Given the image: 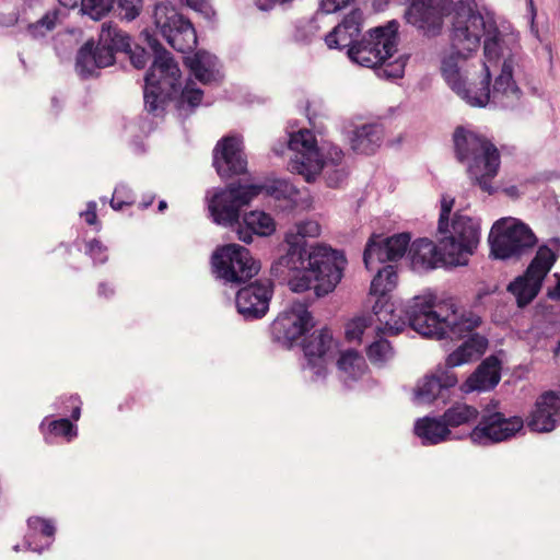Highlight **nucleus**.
<instances>
[{
    "mask_svg": "<svg viewBox=\"0 0 560 560\" xmlns=\"http://www.w3.org/2000/svg\"><path fill=\"white\" fill-rule=\"evenodd\" d=\"M384 129L378 124H365L357 127L350 136L351 149L360 154H373L382 144Z\"/></svg>",
    "mask_w": 560,
    "mask_h": 560,
    "instance_id": "nucleus-28",
    "label": "nucleus"
},
{
    "mask_svg": "<svg viewBox=\"0 0 560 560\" xmlns=\"http://www.w3.org/2000/svg\"><path fill=\"white\" fill-rule=\"evenodd\" d=\"M98 295L100 296H104V298H109L114 294V290L112 288L108 287L107 283L105 282H101L98 284Z\"/></svg>",
    "mask_w": 560,
    "mask_h": 560,
    "instance_id": "nucleus-50",
    "label": "nucleus"
},
{
    "mask_svg": "<svg viewBox=\"0 0 560 560\" xmlns=\"http://www.w3.org/2000/svg\"><path fill=\"white\" fill-rule=\"evenodd\" d=\"M405 12L408 24L423 32L424 35L435 36L440 33L443 16L448 12L452 0H409Z\"/></svg>",
    "mask_w": 560,
    "mask_h": 560,
    "instance_id": "nucleus-17",
    "label": "nucleus"
},
{
    "mask_svg": "<svg viewBox=\"0 0 560 560\" xmlns=\"http://www.w3.org/2000/svg\"><path fill=\"white\" fill-rule=\"evenodd\" d=\"M347 264L346 257L339 250L326 245L311 247L305 256V266L290 268L299 271L289 280V285L294 292H304L314 289L316 296H323L331 292L342 278V271Z\"/></svg>",
    "mask_w": 560,
    "mask_h": 560,
    "instance_id": "nucleus-8",
    "label": "nucleus"
},
{
    "mask_svg": "<svg viewBox=\"0 0 560 560\" xmlns=\"http://www.w3.org/2000/svg\"><path fill=\"white\" fill-rule=\"evenodd\" d=\"M556 261L553 252L541 246L523 276L517 277L508 287V290L516 298L517 305L524 307L538 294L544 278Z\"/></svg>",
    "mask_w": 560,
    "mask_h": 560,
    "instance_id": "nucleus-14",
    "label": "nucleus"
},
{
    "mask_svg": "<svg viewBox=\"0 0 560 560\" xmlns=\"http://www.w3.org/2000/svg\"><path fill=\"white\" fill-rule=\"evenodd\" d=\"M244 225H238V238L245 243L253 241V234L258 236H268L275 231L273 219L264 211H250L243 218Z\"/></svg>",
    "mask_w": 560,
    "mask_h": 560,
    "instance_id": "nucleus-30",
    "label": "nucleus"
},
{
    "mask_svg": "<svg viewBox=\"0 0 560 560\" xmlns=\"http://www.w3.org/2000/svg\"><path fill=\"white\" fill-rule=\"evenodd\" d=\"M373 313L390 335L410 326L424 337L464 339L481 324L480 316L472 311L456 308L453 298L438 301L433 294L415 296L407 305L396 307L388 301L377 300Z\"/></svg>",
    "mask_w": 560,
    "mask_h": 560,
    "instance_id": "nucleus-2",
    "label": "nucleus"
},
{
    "mask_svg": "<svg viewBox=\"0 0 560 560\" xmlns=\"http://www.w3.org/2000/svg\"><path fill=\"white\" fill-rule=\"evenodd\" d=\"M366 353L373 363H383L393 357V348L387 340L380 338L368 347Z\"/></svg>",
    "mask_w": 560,
    "mask_h": 560,
    "instance_id": "nucleus-38",
    "label": "nucleus"
},
{
    "mask_svg": "<svg viewBox=\"0 0 560 560\" xmlns=\"http://www.w3.org/2000/svg\"><path fill=\"white\" fill-rule=\"evenodd\" d=\"M452 48L442 59L441 72L447 85L467 104L488 103L514 108L522 91L514 80L518 52L503 45L495 21L475 0L456 3Z\"/></svg>",
    "mask_w": 560,
    "mask_h": 560,
    "instance_id": "nucleus-1",
    "label": "nucleus"
},
{
    "mask_svg": "<svg viewBox=\"0 0 560 560\" xmlns=\"http://www.w3.org/2000/svg\"><path fill=\"white\" fill-rule=\"evenodd\" d=\"M307 308L308 305L305 302L294 301L290 308L281 313L271 324L272 340L282 347H292L314 326Z\"/></svg>",
    "mask_w": 560,
    "mask_h": 560,
    "instance_id": "nucleus-15",
    "label": "nucleus"
},
{
    "mask_svg": "<svg viewBox=\"0 0 560 560\" xmlns=\"http://www.w3.org/2000/svg\"><path fill=\"white\" fill-rule=\"evenodd\" d=\"M65 407L61 409L62 413H67L68 409L71 408V418L78 421L81 416V401L78 396L71 395L68 398L62 399Z\"/></svg>",
    "mask_w": 560,
    "mask_h": 560,
    "instance_id": "nucleus-46",
    "label": "nucleus"
},
{
    "mask_svg": "<svg viewBox=\"0 0 560 560\" xmlns=\"http://www.w3.org/2000/svg\"><path fill=\"white\" fill-rule=\"evenodd\" d=\"M397 272L395 267L386 265L382 269L377 270V273L371 282L370 293L378 296L377 300L384 301L388 292L394 290L397 284Z\"/></svg>",
    "mask_w": 560,
    "mask_h": 560,
    "instance_id": "nucleus-33",
    "label": "nucleus"
},
{
    "mask_svg": "<svg viewBox=\"0 0 560 560\" xmlns=\"http://www.w3.org/2000/svg\"><path fill=\"white\" fill-rule=\"evenodd\" d=\"M58 20V11H47L39 20L28 25V33L32 37L37 38L45 36L55 28Z\"/></svg>",
    "mask_w": 560,
    "mask_h": 560,
    "instance_id": "nucleus-37",
    "label": "nucleus"
},
{
    "mask_svg": "<svg viewBox=\"0 0 560 560\" xmlns=\"http://www.w3.org/2000/svg\"><path fill=\"white\" fill-rule=\"evenodd\" d=\"M132 203L133 198L130 190L124 185L117 186L114 190L113 198L110 199V207L114 210H121L124 206Z\"/></svg>",
    "mask_w": 560,
    "mask_h": 560,
    "instance_id": "nucleus-43",
    "label": "nucleus"
},
{
    "mask_svg": "<svg viewBox=\"0 0 560 560\" xmlns=\"http://www.w3.org/2000/svg\"><path fill=\"white\" fill-rule=\"evenodd\" d=\"M100 45L104 50H109L112 57L115 52H128L131 48V39L129 35L120 31L117 26L103 24L100 34Z\"/></svg>",
    "mask_w": 560,
    "mask_h": 560,
    "instance_id": "nucleus-32",
    "label": "nucleus"
},
{
    "mask_svg": "<svg viewBox=\"0 0 560 560\" xmlns=\"http://www.w3.org/2000/svg\"><path fill=\"white\" fill-rule=\"evenodd\" d=\"M13 550H14V551H19V550H20V546H19V545H15V546L13 547Z\"/></svg>",
    "mask_w": 560,
    "mask_h": 560,
    "instance_id": "nucleus-57",
    "label": "nucleus"
},
{
    "mask_svg": "<svg viewBox=\"0 0 560 560\" xmlns=\"http://www.w3.org/2000/svg\"><path fill=\"white\" fill-rule=\"evenodd\" d=\"M153 200H154V196H150L148 199H143V201L140 203L141 208L147 209L148 207H150L152 205Z\"/></svg>",
    "mask_w": 560,
    "mask_h": 560,
    "instance_id": "nucleus-52",
    "label": "nucleus"
},
{
    "mask_svg": "<svg viewBox=\"0 0 560 560\" xmlns=\"http://www.w3.org/2000/svg\"><path fill=\"white\" fill-rule=\"evenodd\" d=\"M316 32L317 26L313 22H308L296 28L295 38L302 43H310L315 37Z\"/></svg>",
    "mask_w": 560,
    "mask_h": 560,
    "instance_id": "nucleus-47",
    "label": "nucleus"
},
{
    "mask_svg": "<svg viewBox=\"0 0 560 560\" xmlns=\"http://www.w3.org/2000/svg\"><path fill=\"white\" fill-rule=\"evenodd\" d=\"M349 2L350 0H322L320 11L326 14L334 13L348 5Z\"/></svg>",
    "mask_w": 560,
    "mask_h": 560,
    "instance_id": "nucleus-48",
    "label": "nucleus"
},
{
    "mask_svg": "<svg viewBox=\"0 0 560 560\" xmlns=\"http://www.w3.org/2000/svg\"><path fill=\"white\" fill-rule=\"evenodd\" d=\"M319 234L320 226L316 221L306 220L296 223L285 233L287 253L279 258L277 265L290 268L305 266V256L311 252L307 249L306 238L316 237Z\"/></svg>",
    "mask_w": 560,
    "mask_h": 560,
    "instance_id": "nucleus-18",
    "label": "nucleus"
},
{
    "mask_svg": "<svg viewBox=\"0 0 560 560\" xmlns=\"http://www.w3.org/2000/svg\"><path fill=\"white\" fill-rule=\"evenodd\" d=\"M213 165L222 178L245 173L247 161L242 138L228 136L219 141L213 151Z\"/></svg>",
    "mask_w": 560,
    "mask_h": 560,
    "instance_id": "nucleus-22",
    "label": "nucleus"
},
{
    "mask_svg": "<svg viewBox=\"0 0 560 560\" xmlns=\"http://www.w3.org/2000/svg\"><path fill=\"white\" fill-rule=\"evenodd\" d=\"M453 203V198L442 197L438 237L444 254L452 261L459 264L462 258L471 255L477 247L480 238V225L478 220L456 213L450 228L448 217Z\"/></svg>",
    "mask_w": 560,
    "mask_h": 560,
    "instance_id": "nucleus-10",
    "label": "nucleus"
},
{
    "mask_svg": "<svg viewBox=\"0 0 560 560\" xmlns=\"http://www.w3.org/2000/svg\"><path fill=\"white\" fill-rule=\"evenodd\" d=\"M47 421H48V418H45L44 422H42V425H45V422H47Z\"/></svg>",
    "mask_w": 560,
    "mask_h": 560,
    "instance_id": "nucleus-59",
    "label": "nucleus"
},
{
    "mask_svg": "<svg viewBox=\"0 0 560 560\" xmlns=\"http://www.w3.org/2000/svg\"><path fill=\"white\" fill-rule=\"evenodd\" d=\"M188 7L202 14L207 20H211L215 12L210 0H186Z\"/></svg>",
    "mask_w": 560,
    "mask_h": 560,
    "instance_id": "nucleus-45",
    "label": "nucleus"
},
{
    "mask_svg": "<svg viewBox=\"0 0 560 560\" xmlns=\"http://www.w3.org/2000/svg\"><path fill=\"white\" fill-rule=\"evenodd\" d=\"M166 208H167V203H166V201L161 200V201L159 202V211H161V212H162V211H164Z\"/></svg>",
    "mask_w": 560,
    "mask_h": 560,
    "instance_id": "nucleus-53",
    "label": "nucleus"
},
{
    "mask_svg": "<svg viewBox=\"0 0 560 560\" xmlns=\"http://www.w3.org/2000/svg\"><path fill=\"white\" fill-rule=\"evenodd\" d=\"M289 201L295 200L299 190L285 179H276L268 185H241L232 183L226 188L207 195L208 207L213 221L222 225L238 223L241 209L261 192Z\"/></svg>",
    "mask_w": 560,
    "mask_h": 560,
    "instance_id": "nucleus-7",
    "label": "nucleus"
},
{
    "mask_svg": "<svg viewBox=\"0 0 560 560\" xmlns=\"http://www.w3.org/2000/svg\"><path fill=\"white\" fill-rule=\"evenodd\" d=\"M453 139L456 158L467 164V173L472 183L482 191L493 194L491 179L495 177L500 166V154L495 145L463 127L456 128Z\"/></svg>",
    "mask_w": 560,
    "mask_h": 560,
    "instance_id": "nucleus-9",
    "label": "nucleus"
},
{
    "mask_svg": "<svg viewBox=\"0 0 560 560\" xmlns=\"http://www.w3.org/2000/svg\"><path fill=\"white\" fill-rule=\"evenodd\" d=\"M489 243L495 258H520L535 247L537 237L523 222L514 218H503L493 224Z\"/></svg>",
    "mask_w": 560,
    "mask_h": 560,
    "instance_id": "nucleus-11",
    "label": "nucleus"
},
{
    "mask_svg": "<svg viewBox=\"0 0 560 560\" xmlns=\"http://www.w3.org/2000/svg\"><path fill=\"white\" fill-rule=\"evenodd\" d=\"M47 421H48V418H45L44 422H42V425H45V422H47Z\"/></svg>",
    "mask_w": 560,
    "mask_h": 560,
    "instance_id": "nucleus-61",
    "label": "nucleus"
},
{
    "mask_svg": "<svg viewBox=\"0 0 560 560\" xmlns=\"http://www.w3.org/2000/svg\"><path fill=\"white\" fill-rule=\"evenodd\" d=\"M115 1L116 0H82L81 11L92 20L98 21L113 10Z\"/></svg>",
    "mask_w": 560,
    "mask_h": 560,
    "instance_id": "nucleus-36",
    "label": "nucleus"
},
{
    "mask_svg": "<svg viewBox=\"0 0 560 560\" xmlns=\"http://www.w3.org/2000/svg\"><path fill=\"white\" fill-rule=\"evenodd\" d=\"M273 293L270 280H257L238 290L236 294L237 312L245 319H258L266 315Z\"/></svg>",
    "mask_w": 560,
    "mask_h": 560,
    "instance_id": "nucleus-21",
    "label": "nucleus"
},
{
    "mask_svg": "<svg viewBox=\"0 0 560 560\" xmlns=\"http://www.w3.org/2000/svg\"><path fill=\"white\" fill-rule=\"evenodd\" d=\"M47 421H48V418H45L44 422H42V425H45V422H47Z\"/></svg>",
    "mask_w": 560,
    "mask_h": 560,
    "instance_id": "nucleus-60",
    "label": "nucleus"
},
{
    "mask_svg": "<svg viewBox=\"0 0 560 560\" xmlns=\"http://www.w3.org/2000/svg\"><path fill=\"white\" fill-rule=\"evenodd\" d=\"M478 416L479 411L474 406L456 402L443 413L442 419L448 428H455L476 421Z\"/></svg>",
    "mask_w": 560,
    "mask_h": 560,
    "instance_id": "nucleus-34",
    "label": "nucleus"
},
{
    "mask_svg": "<svg viewBox=\"0 0 560 560\" xmlns=\"http://www.w3.org/2000/svg\"><path fill=\"white\" fill-rule=\"evenodd\" d=\"M303 351L306 358L305 369L313 373L311 378L317 381L326 375V361L335 358L337 342L330 330L324 328L312 334L303 343Z\"/></svg>",
    "mask_w": 560,
    "mask_h": 560,
    "instance_id": "nucleus-19",
    "label": "nucleus"
},
{
    "mask_svg": "<svg viewBox=\"0 0 560 560\" xmlns=\"http://www.w3.org/2000/svg\"><path fill=\"white\" fill-rule=\"evenodd\" d=\"M556 296L560 299V277L558 278L557 287H556Z\"/></svg>",
    "mask_w": 560,
    "mask_h": 560,
    "instance_id": "nucleus-54",
    "label": "nucleus"
},
{
    "mask_svg": "<svg viewBox=\"0 0 560 560\" xmlns=\"http://www.w3.org/2000/svg\"><path fill=\"white\" fill-rule=\"evenodd\" d=\"M288 149L293 151L289 170L303 176L307 183L320 175L328 187L337 188L347 179L348 171L341 149L331 143L317 147L312 131L300 129L292 132Z\"/></svg>",
    "mask_w": 560,
    "mask_h": 560,
    "instance_id": "nucleus-5",
    "label": "nucleus"
},
{
    "mask_svg": "<svg viewBox=\"0 0 560 560\" xmlns=\"http://www.w3.org/2000/svg\"><path fill=\"white\" fill-rule=\"evenodd\" d=\"M48 428L50 433L56 436H65L68 441L77 436V427L66 418L50 421Z\"/></svg>",
    "mask_w": 560,
    "mask_h": 560,
    "instance_id": "nucleus-41",
    "label": "nucleus"
},
{
    "mask_svg": "<svg viewBox=\"0 0 560 560\" xmlns=\"http://www.w3.org/2000/svg\"><path fill=\"white\" fill-rule=\"evenodd\" d=\"M467 338L446 358L445 365H438L434 371L424 375L413 390V401L417 405H429L441 399L443 402L450 388L457 384L456 374L453 368L479 359L487 349L488 340L486 337L469 332Z\"/></svg>",
    "mask_w": 560,
    "mask_h": 560,
    "instance_id": "nucleus-6",
    "label": "nucleus"
},
{
    "mask_svg": "<svg viewBox=\"0 0 560 560\" xmlns=\"http://www.w3.org/2000/svg\"><path fill=\"white\" fill-rule=\"evenodd\" d=\"M524 427L521 417L506 418L501 412L483 415L479 423L470 432L469 436L474 444L491 445L513 438Z\"/></svg>",
    "mask_w": 560,
    "mask_h": 560,
    "instance_id": "nucleus-16",
    "label": "nucleus"
},
{
    "mask_svg": "<svg viewBox=\"0 0 560 560\" xmlns=\"http://www.w3.org/2000/svg\"><path fill=\"white\" fill-rule=\"evenodd\" d=\"M271 2L273 3H287V2H291L292 0H270Z\"/></svg>",
    "mask_w": 560,
    "mask_h": 560,
    "instance_id": "nucleus-55",
    "label": "nucleus"
},
{
    "mask_svg": "<svg viewBox=\"0 0 560 560\" xmlns=\"http://www.w3.org/2000/svg\"><path fill=\"white\" fill-rule=\"evenodd\" d=\"M185 63L202 84L218 82L221 78L218 59L208 51L198 50L194 56L185 57Z\"/></svg>",
    "mask_w": 560,
    "mask_h": 560,
    "instance_id": "nucleus-29",
    "label": "nucleus"
},
{
    "mask_svg": "<svg viewBox=\"0 0 560 560\" xmlns=\"http://www.w3.org/2000/svg\"><path fill=\"white\" fill-rule=\"evenodd\" d=\"M560 423V397L553 392L540 395L528 418V427L535 432H550Z\"/></svg>",
    "mask_w": 560,
    "mask_h": 560,
    "instance_id": "nucleus-23",
    "label": "nucleus"
},
{
    "mask_svg": "<svg viewBox=\"0 0 560 560\" xmlns=\"http://www.w3.org/2000/svg\"><path fill=\"white\" fill-rule=\"evenodd\" d=\"M58 2L66 8H74L81 4L82 0H58Z\"/></svg>",
    "mask_w": 560,
    "mask_h": 560,
    "instance_id": "nucleus-51",
    "label": "nucleus"
},
{
    "mask_svg": "<svg viewBox=\"0 0 560 560\" xmlns=\"http://www.w3.org/2000/svg\"><path fill=\"white\" fill-rule=\"evenodd\" d=\"M399 23L396 20L387 22L369 31L360 42L349 32L336 34V27L325 36L329 48L342 49L349 47V59L365 68L374 70L380 79L395 80L404 75L408 57L399 56L390 60L397 51Z\"/></svg>",
    "mask_w": 560,
    "mask_h": 560,
    "instance_id": "nucleus-4",
    "label": "nucleus"
},
{
    "mask_svg": "<svg viewBox=\"0 0 560 560\" xmlns=\"http://www.w3.org/2000/svg\"><path fill=\"white\" fill-rule=\"evenodd\" d=\"M362 20V11L360 9L352 10L347 16H345L342 22L336 26V34L349 32L350 35H355L358 37L361 31Z\"/></svg>",
    "mask_w": 560,
    "mask_h": 560,
    "instance_id": "nucleus-39",
    "label": "nucleus"
},
{
    "mask_svg": "<svg viewBox=\"0 0 560 560\" xmlns=\"http://www.w3.org/2000/svg\"><path fill=\"white\" fill-rule=\"evenodd\" d=\"M96 207L95 201H90L88 202L86 210L80 213L89 225H94L97 222Z\"/></svg>",
    "mask_w": 560,
    "mask_h": 560,
    "instance_id": "nucleus-49",
    "label": "nucleus"
},
{
    "mask_svg": "<svg viewBox=\"0 0 560 560\" xmlns=\"http://www.w3.org/2000/svg\"><path fill=\"white\" fill-rule=\"evenodd\" d=\"M501 362L491 355L485 359L466 381L467 390H488L493 388L501 378Z\"/></svg>",
    "mask_w": 560,
    "mask_h": 560,
    "instance_id": "nucleus-27",
    "label": "nucleus"
},
{
    "mask_svg": "<svg viewBox=\"0 0 560 560\" xmlns=\"http://www.w3.org/2000/svg\"><path fill=\"white\" fill-rule=\"evenodd\" d=\"M106 247L98 240H92L86 245V253L91 256L95 264H104L107 261Z\"/></svg>",
    "mask_w": 560,
    "mask_h": 560,
    "instance_id": "nucleus-44",
    "label": "nucleus"
},
{
    "mask_svg": "<svg viewBox=\"0 0 560 560\" xmlns=\"http://www.w3.org/2000/svg\"><path fill=\"white\" fill-rule=\"evenodd\" d=\"M415 433L423 445H435L451 440L452 432L441 418L424 417L415 424Z\"/></svg>",
    "mask_w": 560,
    "mask_h": 560,
    "instance_id": "nucleus-31",
    "label": "nucleus"
},
{
    "mask_svg": "<svg viewBox=\"0 0 560 560\" xmlns=\"http://www.w3.org/2000/svg\"><path fill=\"white\" fill-rule=\"evenodd\" d=\"M152 18L156 31L175 50L187 52L196 47L197 34L194 25L174 7L158 3Z\"/></svg>",
    "mask_w": 560,
    "mask_h": 560,
    "instance_id": "nucleus-13",
    "label": "nucleus"
},
{
    "mask_svg": "<svg viewBox=\"0 0 560 560\" xmlns=\"http://www.w3.org/2000/svg\"><path fill=\"white\" fill-rule=\"evenodd\" d=\"M259 8H260L261 10H267V7H266V5H262V4H259Z\"/></svg>",
    "mask_w": 560,
    "mask_h": 560,
    "instance_id": "nucleus-58",
    "label": "nucleus"
},
{
    "mask_svg": "<svg viewBox=\"0 0 560 560\" xmlns=\"http://www.w3.org/2000/svg\"><path fill=\"white\" fill-rule=\"evenodd\" d=\"M212 271L225 284L240 285L259 271L258 262L249 250L238 244L218 247L211 256Z\"/></svg>",
    "mask_w": 560,
    "mask_h": 560,
    "instance_id": "nucleus-12",
    "label": "nucleus"
},
{
    "mask_svg": "<svg viewBox=\"0 0 560 560\" xmlns=\"http://www.w3.org/2000/svg\"><path fill=\"white\" fill-rule=\"evenodd\" d=\"M119 15L127 21L135 20L142 9V0H117Z\"/></svg>",
    "mask_w": 560,
    "mask_h": 560,
    "instance_id": "nucleus-42",
    "label": "nucleus"
},
{
    "mask_svg": "<svg viewBox=\"0 0 560 560\" xmlns=\"http://www.w3.org/2000/svg\"><path fill=\"white\" fill-rule=\"evenodd\" d=\"M411 266L417 271L430 270L443 262L444 252L429 238L415 241L410 247Z\"/></svg>",
    "mask_w": 560,
    "mask_h": 560,
    "instance_id": "nucleus-25",
    "label": "nucleus"
},
{
    "mask_svg": "<svg viewBox=\"0 0 560 560\" xmlns=\"http://www.w3.org/2000/svg\"><path fill=\"white\" fill-rule=\"evenodd\" d=\"M115 58L109 50H104L100 43L95 45L93 39L88 40L78 51L75 70L81 78H90L96 74L101 68L113 65Z\"/></svg>",
    "mask_w": 560,
    "mask_h": 560,
    "instance_id": "nucleus-24",
    "label": "nucleus"
},
{
    "mask_svg": "<svg viewBox=\"0 0 560 560\" xmlns=\"http://www.w3.org/2000/svg\"><path fill=\"white\" fill-rule=\"evenodd\" d=\"M370 328L369 319L365 317H358L351 320L346 327V338L348 341H362L363 336Z\"/></svg>",
    "mask_w": 560,
    "mask_h": 560,
    "instance_id": "nucleus-40",
    "label": "nucleus"
},
{
    "mask_svg": "<svg viewBox=\"0 0 560 560\" xmlns=\"http://www.w3.org/2000/svg\"><path fill=\"white\" fill-rule=\"evenodd\" d=\"M27 527L24 537L26 549L40 553L52 544L56 528L50 520L32 516L27 520Z\"/></svg>",
    "mask_w": 560,
    "mask_h": 560,
    "instance_id": "nucleus-26",
    "label": "nucleus"
},
{
    "mask_svg": "<svg viewBox=\"0 0 560 560\" xmlns=\"http://www.w3.org/2000/svg\"><path fill=\"white\" fill-rule=\"evenodd\" d=\"M144 42L151 51L136 46L128 51L130 61L137 69L145 67L150 57H153L152 65L145 74L144 81V107L154 116H160L164 112L166 101L179 96L178 108L183 109L186 105L194 109L202 98L203 92L196 88L194 81H188L184 89L180 83V70L177 62L174 61L168 52L149 30L142 31Z\"/></svg>",
    "mask_w": 560,
    "mask_h": 560,
    "instance_id": "nucleus-3",
    "label": "nucleus"
},
{
    "mask_svg": "<svg viewBox=\"0 0 560 560\" xmlns=\"http://www.w3.org/2000/svg\"><path fill=\"white\" fill-rule=\"evenodd\" d=\"M409 243L410 235L408 233H400L386 238L381 235L372 236L363 255L366 269L373 270L378 264L400 259L405 255Z\"/></svg>",
    "mask_w": 560,
    "mask_h": 560,
    "instance_id": "nucleus-20",
    "label": "nucleus"
},
{
    "mask_svg": "<svg viewBox=\"0 0 560 560\" xmlns=\"http://www.w3.org/2000/svg\"><path fill=\"white\" fill-rule=\"evenodd\" d=\"M528 4L530 7V10H533L534 9L533 0H528Z\"/></svg>",
    "mask_w": 560,
    "mask_h": 560,
    "instance_id": "nucleus-56",
    "label": "nucleus"
},
{
    "mask_svg": "<svg viewBox=\"0 0 560 560\" xmlns=\"http://www.w3.org/2000/svg\"><path fill=\"white\" fill-rule=\"evenodd\" d=\"M337 364L339 371L350 380L359 378L366 368L365 359L355 350L342 351Z\"/></svg>",
    "mask_w": 560,
    "mask_h": 560,
    "instance_id": "nucleus-35",
    "label": "nucleus"
}]
</instances>
